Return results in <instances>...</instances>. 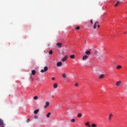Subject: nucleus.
<instances>
[{
  "instance_id": "f257e3e1",
  "label": "nucleus",
  "mask_w": 127,
  "mask_h": 127,
  "mask_svg": "<svg viewBox=\"0 0 127 127\" xmlns=\"http://www.w3.org/2000/svg\"><path fill=\"white\" fill-rule=\"evenodd\" d=\"M47 71H48V67L45 66L44 67V69H41L40 70L41 73H44V72H47Z\"/></svg>"
},
{
  "instance_id": "f03ea898",
  "label": "nucleus",
  "mask_w": 127,
  "mask_h": 127,
  "mask_svg": "<svg viewBox=\"0 0 127 127\" xmlns=\"http://www.w3.org/2000/svg\"><path fill=\"white\" fill-rule=\"evenodd\" d=\"M121 85H122L121 81H118L116 83V86H117V87H121Z\"/></svg>"
},
{
  "instance_id": "7ed1b4c3",
  "label": "nucleus",
  "mask_w": 127,
  "mask_h": 127,
  "mask_svg": "<svg viewBox=\"0 0 127 127\" xmlns=\"http://www.w3.org/2000/svg\"><path fill=\"white\" fill-rule=\"evenodd\" d=\"M88 57L87 56V55H85L83 57H82V60L83 61H85V60H87L88 59Z\"/></svg>"
},
{
  "instance_id": "20e7f679",
  "label": "nucleus",
  "mask_w": 127,
  "mask_h": 127,
  "mask_svg": "<svg viewBox=\"0 0 127 127\" xmlns=\"http://www.w3.org/2000/svg\"><path fill=\"white\" fill-rule=\"evenodd\" d=\"M49 105H50V103H49V102H46V105L44 107V109H47V107H48Z\"/></svg>"
},
{
  "instance_id": "39448f33",
  "label": "nucleus",
  "mask_w": 127,
  "mask_h": 127,
  "mask_svg": "<svg viewBox=\"0 0 127 127\" xmlns=\"http://www.w3.org/2000/svg\"><path fill=\"white\" fill-rule=\"evenodd\" d=\"M86 55H88V56L91 55V49L89 50V51H87L85 52Z\"/></svg>"
},
{
  "instance_id": "423d86ee",
  "label": "nucleus",
  "mask_w": 127,
  "mask_h": 127,
  "mask_svg": "<svg viewBox=\"0 0 127 127\" xmlns=\"http://www.w3.org/2000/svg\"><path fill=\"white\" fill-rule=\"evenodd\" d=\"M113 117H114V115H113V114L111 113L108 117L109 121H112V118H113Z\"/></svg>"
},
{
  "instance_id": "0eeeda50",
  "label": "nucleus",
  "mask_w": 127,
  "mask_h": 127,
  "mask_svg": "<svg viewBox=\"0 0 127 127\" xmlns=\"http://www.w3.org/2000/svg\"><path fill=\"white\" fill-rule=\"evenodd\" d=\"M57 67H61L62 66V62H59L57 64Z\"/></svg>"
},
{
  "instance_id": "6e6552de",
  "label": "nucleus",
  "mask_w": 127,
  "mask_h": 127,
  "mask_svg": "<svg viewBox=\"0 0 127 127\" xmlns=\"http://www.w3.org/2000/svg\"><path fill=\"white\" fill-rule=\"evenodd\" d=\"M0 126H5L4 123H3V120L0 119Z\"/></svg>"
},
{
  "instance_id": "1a4fd4ad",
  "label": "nucleus",
  "mask_w": 127,
  "mask_h": 127,
  "mask_svg": "<svg viewBox=\"0 0 127 127\" xmlns=\"http://www.w3.org/2000/svg\"><path fill=\"white\" fill-rule=\"evenodd\" d=\"M97 24H99V22L97 21L95 23L93 27L94 29H96V28H97Z\"/></svg>"
},
{
  "instance_id": "9d476101",
  "label": "nucleus",
  "mask_w": 127,
  "mask_h": 127,
  "mask_svg": "<svg viewBox=\"0 0 127 127\" xmlns=\"http://www.w3.org/2000/svg\"><path fill=\"white\" fill-rule=\"evenodd\" d=\"M62 45V44L60 43H58L57 44V46H58L59 48H61Z\"/></svg>"
},
{
  "instance_id": "9b49d317",
  "label": "nucleus",
  "mask_w": 127,
  "mask_h": 127,
  "mask_svg": "<svg viewBox=\"0 0 127 127\" xmlns=\"http://www.w3.org/2000/svg\"><path fill=\"white\" fill-rule=\"evenodd\" d=\"M53 87H54V89H57V87H58V84L57 83H55L53 85Z\"/></svg>"
},
{
  "instance_id": "f8f14e48",
  "label": "nucleus",
  "mask_w": 127,
  "mask_h": 127,
  "mask_svg": "<svg viewBox=\"0 0 127 127\" xmlns=\"http://www.w3.org/2000/svg\"><path fill=\"white\" fill-rule=\"evenodd\" d=\"M105 78V74H101L99 77V79H104Z\"/></svg>"
},
{
  "instance_id": "ddd939ff",
  "label": "nucleus",
  "mask_w": 127,
  "mask_h": 127,
  "mask_svg": "<svg viewBox=\"0 0 127 127\" xmlns=\"http://www.w3.org/2000/svg\"><path fill=\"white\" fill-rule=\"evenodd\" d=\"M38 112H39V109H36L34 111V114H35V115H36V114L38 113Z\"/></svg>"
},
{
  "instance_id": "4468645a",
  "label": "nucleus",
  "mask_w": 127,
  "mask_h": 127,
  "mask_svg": "<svg viewBox=\"0 0 127 127\" xmlns=\"http://www.w3.org/2000/svg\"><path fill=\"white\" fill-rule=\"evenodd\" d=\"M85 126L88 127H91V125H90V122H87L86 123H85Z\"/></svg>"
},
{
  "instance_id": "2eb2a0df",
  "label": "nucleus",
  "mask_w": 127,
  "mask_h": 127,
  "mask_svg": "<svg viewBox=\"0 0 127 127\" xmlns=\"http://www.w3.org/2000/svg\"><path fill=\"white\" fill-rule=\"evenodd\" d=\"M51 115V113L49 112L47 115H46L47 118H50V116Z\"/></svg>"
},
{
  "instance_id": "dca6fc26",
  "label": "nucleus",
  "mask_w": 127,
  "mask_h": 127,
  "mask_svg": "<svg viewBox=\"0 0 127 127\" xmlns=\"http://www.w3.org/2000/svg\"><path fill=\"white\" fill-rule=\"evenodd\" d=\"M36 71L35 70H32V75H35Z\"/></svg>"
},
{
  "instance_id": "f3484780",
  "label": "nucleus",
  "mask_w": 127,
  "mask_h": 127,
  "mask_svg": "<svg viewBox=\"0 0 127 127\" xmlns=\"http://www.w3.org/2000/svg\"><path fill=\"white\" fill-rule=\"evenodd\" d=\"M70 58L71 59H74L75 58V55H70Z\"/></svg>"
},
{
  "instance_id": "a211bd4d",
  "label": "nucleus",
  "mask_w": 127,
  "mask_h": 127,
  "mask_svg": "<svg viewBox=\"0 0 127 127\" xmlns=\"http://www.w3.org/2000/svg\"><path fill=\"white\" fill-rule=\"evenodd\" d=\"M50 55H52L53 54V51L52 50H50L49 52Z\"/></svg>"
},
{
  "instance_id": "6ab92c4d",
  "label": "nucleus",
  "mask_w": 127,
  "mask_h": 127,
  "mask_svg": "<svg viewBox=\"0 0 127 127\" xmlns=\"http://www.w3.org/2000/svg\"><path fill=\"white\" fill-rule=\"evenodd\" d=\"M117 69H122V65H117Z\"/></svg>"
},
{
  "instance_id": "aec40b11",
  "label": "nucleus",
  "mask_w": 127,
  "mask_h": 127,
  "mask_svg": "<svg viewBox=\"0 0 127 127\" xmlns=\"http://www.w3.org/2000/svg\"><path fill=\"white\" fill-rule=\"evenodd\" d=\"M77 117H78V118H82V114L79 113V114L77 115Z\"/></svg>"
},
{
  "instance_id": "412c9836",
  "label": "nucleus",
  "mask_w": 127,
  "mask_h": 127,
  "mask_svg": "<svg viewBox=\"0 0 127 127\" xmlns=\"http://www.w3.org/2000/svg\"><path fill=\"white\" fill-rule=\"evenodd\" d=\"M68 58V56H65L64 57V61H66Z\"/></svg>"
},
{
  "instance_id": "4be33fe9",
  "label": "nucleus",
  "mask_w": 127,
  "mask_h": 127,
  "mask_svg": "<svg viewBox=\"0 0 127 127\" xmlns=\"http://www.w3.org/2000/svg\"><path fill=\"white\" fill-rule=\"evenodd\" d=\"M92 127H97V125L95 124H92L91 125Z\"/></svg>"
},
{
  "instance_id": "5701e85b",
  "label": "nucleus",
  "mask_w": 127,
  "mask_h": 127,
  "mask_svg": "<svg viewBox=\"0 0 127 127\" xmlns=\"http://www.w3.org/2000/svg\"><path fill=\"white\" fill-rule=\"evenodd\" d=\"M120 4V1H118L117 3L115 5V6H118Z\"/></svg>"
},
{
  "instance_id": "b1692460",
  "label": "nucleus",
  "mask_w": 127,
  "mask_h": 127,
  "mask_svg": "<svg viewBox=\"0 0 127 127\" xmlns=\"http://www.w3.org/2000/svg\"><path fill=\"white\" fill-rule=\"evenodd\" d=\"M75 87H78L79 86V83H76L74 84Z\"/></svg>"
},
{
  "instance_id": "393cba45",
  "label": "nucleus",
  "mask_w": 127,
  "mask_h": 127,
  "mask_svg": "<svg viewBox=\"0 0 127 127\" xmlns=\"http://www.w3.org/2000/svg\"><path fill=\"white\" fill-rule=\"evenodd\" d=\"M75 119H72L71 120V123H75Z\"/></svg>"
},
{
  "instance_id": "a878e982",
  "label": "nucleus",
  "mask_w": 127,
  "mask_h": 127,
  "mask_svg": "<svg viewBox=\"0 0 127 127\" xmlns=\"http://www.w3.org/2000/svg\"><path fill=\"white\" fill-rule=\"evenodd\" d=\"M37 99H38V97L36 96L34 97V100H37Z\"/></svg>"
},
{
  "instance_id": "bb28decb",
  "label": "nucleus",
  "mask_w": 127,
  "mask_h": 127,
  "mask_svg": "<svg viewBox=\"0 0 127 127\" xmlns=\"http://www.w3.org/2000/svg\"><path fill=\"white\" fill-rule=\"evenodd\" d=\"M76 30H79V29H80V27L79 26L76 27Z\"/></svg>"
},
{
  "instance_id": "cd10ccee",
  "label": "nucleus",
  "mask_w": 127,
  "mask_h": 127,
  "mask_svg": "<svg viewBox=\"0 0 127 127\" xmlns=\"http://www.w3.org/2000/svg\"><path fill=\"white\" fill-rule=\"evenodd\" d=\"M34 119H38V116H34Z\"/></svg>"
},
{
  "instance_id": "c85d7f7f",
  "label": "nucleus",
  "mask_w": 127,
  "mask_h": 127,
  "mask_svg": "<svg viewBox=\"0 0 127 127\" xmlns=\"http://www.w3.org/2000/svg\"><path fill=\"white\" fill-rule=\"evenodd\" d=\"M29 122H30V119H28L27 120V123H29Z\"/></svg>"
},
{
  "instance_id": "c756f323",
  "label": "nucleus",
  "mask_w": 127,
  "mask_h": 127,
  "mask_svg": "<svg viewBox=\"0 0 127 127\" xmlns=\"http://www.w3.org/2000/svg\"><path fill=\"white\" fill-rule=\"evenodd\" d=\"M64 78H67V75L65 73H64Z\"/></svg>"
},
{
  "instance_id": "7c9ffc66",
  "label": "nucleus",
  "mask_w": 127,
  "mask_h": 127,
  "mask_svg": "<svg viewBox=\"0 0 127 127\" xmlns=\"http://www.w3.org/2000/svg\"><path fill=\"white\" fill-rule=\"evenodd\" d=\"M52 80H55V77H52Z\"/></svg>"
},
{
  "instance_id": "2f4dec72",
  "label": "nucleus",
  "mask_w": 127,
  "mask_h": 127,
  "mask_svg": "<svg viewBox=\"0 0 127 127\" xmlns=\"http://www.w3.org/2000/svg\"><path fill=\"white\" fill-rule=\"evenodd\" d=\"M90 22H91V24H93V19L91 20Z\"/></svg>"
},
{
  "instance_id": "473e14b6",
  "label": "nucleus",
  "mask_w": 127,
  "mask_h": 127,
  "mask_svg": "<svg viewBox=\"0 0 127 127\" xmlns=\"http://www.w3.org/2000/svg\"><path fill=\"white\" fill-rule=\"evenodd\" d=\"M62 61L63 62H64V58H63V59H62Z\"/></svg>"
},
{
  "instance_id": "72a5a7b5",
  "label": "nucleus",
  "mask_w": 127,
  "mask_h": 127,
  "mask_svg": "<svg viewBox=\"0 0 127 127\" xmlns=\"http://www.w3.org/2000/svg\"><path fill=\"white\" fill-rule=\"evenodd\" d=\"M97 27L98 28H100V25H98Z\"/></svg>"
},
{
  "instance_id": "f704fd0d",
  "label": "nucleus",
  "mask_w": 127,
  "mask_h": 127,
  "mask_svg": "<svg viewBox=\"0 0 127 127\" xmlns=\"http://www.w3.org/2000/svg\"><path fill=\"white\" fill-rule=\"evenodd\" d=\"M4 126H5V125H1V127H4Z\"/></svg>"
},
{
  "instance_id": "c9c22d12",
  "label": "nucleus",
  "mask_w": 127,
  "mask_h": 127,
  "mask_svg": "<svg viewBox=\"0 0 127 127\" xmlns=\"http://www.w3.org/2000/svg\"><path fill=\"white\" fill-rule=\"evenodd\" d=\"M63 77H64V73L62 74Z\"/></svg>"
},
{
  "instance_id": "e433bc0d",
  "label": "nucleus",
  "mask_w": 127,
  "mask_h": 127,
  "mask_svg": "<svg viewBox=\"0 0 127 127\" xmlns=\"http://www.w3.org/2000/svg\"><path fill=\"white\" fill-rule=\"evenodd\" d=\"M85 43H86V41H85Z\"/></svg>"
}]
</instances>
